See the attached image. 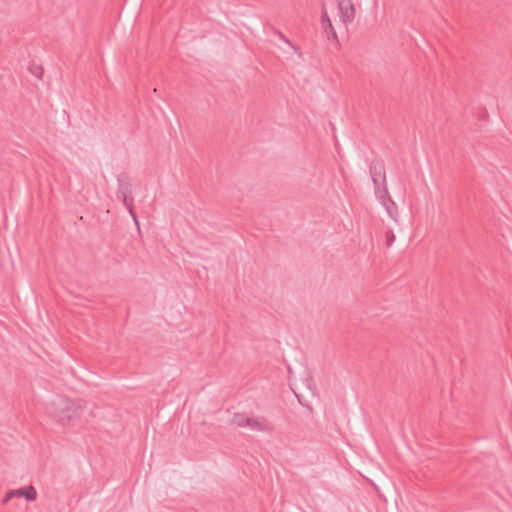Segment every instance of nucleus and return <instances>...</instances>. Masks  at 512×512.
I'll use <instances>...</instances> for the list:
<instances>
[{
  "mask_svg": "<svg viewBox=\"0 0 512 512\" xmlns=\"http://www.w3.org/2000/svg\"><path fill=\"white\" fill-rule=\"evenodd\" d=\"M46 409L51 417L65 425L80 415L81 405L63 395H56Z\"/></svg>",
  "mask_w": 512,
  "mask_h": 512,
  "instance_id": "nucleus-1",
  "label": "nucleus"
},
{
  "mask_svg": "<svg viewBox=\"0 0 512 512\" xmlns=\"http://www.w3.org/2000/svg\"><path fill=\"white\" fill-rule=\"evenodd\" d=\"M375 195L381 205L385 208L389 217L397 223L399 216L398 206L390 197L387 186H384L382 190H378Z\"/></svg>",
  "mask_w": 512,
  "mask_h": 512,
  "instance_id": "nucleus-2",
  "label": "nucleus"
},
{
  "mask_svg": "<svg viewBox=\"0 0 512 512\" xmlns=\"http://www.w3.org/2000/svg\"><path fill=\"white\" fill-rule=\"evenodd\" d=\"M370 174L375 188V194L382 190L386 185V174L384 164L380 161H374L370 165Z\"/></svg>",
  "mask_w": 512,
  "mask_h": 512,
  "instance_id": "nucleus-3",
  "label": "nucleus"
},
{
  "mask_svg": "<svg viewBox=\"0 0 512 512\" xmlns=\"http://www.w3.org/2000/svg\"><path fill=\"white\" fill-rule=\"evenodd\" d=\"M117 198L121 199L124 205H130V202L133 201L132 195V185L129 181H122L118 179V188H117Z\"/></svg>",
  "mask_w": 512,
  "mask_h": 512,
  "instance_id": "nucleus-4",
  "label": "nucleus"
},
{
  "mask_svg": "<svg viewBox=\"0 0 512 512\" xmlns=\"http://www.w3.org/2000/svg\"><path fill=\"white\" fill-rule=\"evenodd\" d=\"M246 427L258 432H269L272 430L271 424L263 416L249 417Z\"/></svg>",
  "mask_w": 512,
  "mask_h": 512,
  "instance_id": "nucleus-5",
  "label": "nucleus"
},
{
  "mask_svg": "<svg viewBox=\"0 0 512 512\" xmlns=\"http://www.w3.org/2000/svg\"><path fill=\"white\" fill-rule=\"evenodd\" d=\"M338 7L344 22H351L355 18V8L351 0H338Z\"/></svg>",
  "mask_w": 512,
  "mask_h": 512,
  "instance_id": "nucleus-6",
  "label": "nucleus"
},
{
  "mask_svg": "<svg viewBox=\"0 0 512 512\" xmlns=\"http://www.w3.org/2000/svg\"><path fill=\"white\" fill-rule=\"evenodd\" d=\"M321 24L324 29V31L327 33L328 38L337 39L336 31L331 23V20L325 10L322 12L321 16Z\"/></svg>",
  "mask_w": 512,
  "mask_h": 512,
  "instance_id": "nucleus-7",
  "label": "nucleus"
},
{
  "mask_svg": "<svg viewBox=\"0 0 512 512\" xmlns=\"http://www.w3.org/2000/svg\"><path fill=\"white\" fill-rule=\"evenodd\" d=\"M249 416L244 413H234L231 418V423L237 427H246Z\"/></svg>",
  "mask_w": 512,
  "mask_h": 512,
  "instance_id": "nucleus-8",
  "label": "nucleus"
},
{
  "mask_svg": "<svg viewBox=\"0 0 512 512\" xmlns=\"http://www.w3.org/2000/svg\"><path fill=\"white\" fill-rule=\"evenodd\" d=\"M23 492H24L23 497H24L26 500H28V501H34V500H36V498H37V492H36V489H35L32 485L28 486V487H27V488H25V489L23 488Z\"/></svg>",
  "mask_w": 512,
  "mask_h": 512,
  "instance_id": "nucleus-9",
  "label": "nucleus"
},
{
  "mask_svg": "<svg viewBox=\"0 0 512 512\" xmlns=\"http://www.w3.org/2000/svg\"><path fill=\"white\" fill-rule=\"evenodd\" d=\"M30 72L35 75L38 79H41L42 78V75H43V69L42 67L40 66H37V65H33V66H30L29 68Z\"/></svg>",
  "mask_w": 512,
  "mask_h": 512,
  "instance_id": "nucleus-10",
  "label": "nucleus"
},
{
  "mask_svg": "<svg viewBox=\"0 0 512 512\" xmlns=\"http://www.w3.org/2000/svg\"><path fill=\"white\" fill-rule=\"evenodd\" d=\"M394 241H395V234L393 233L392 230H388L386 232V244H387V246L388 247L392 246Z\"/></svg>",
  "mask_w": 512,
  "mask_h": 512,
  "instance_id": "nucleus-11",
  "label": "nucleus"
},
{
  "mask_svg": "<svg viewBox=\"0 0 512 512\" xmlns=\"http://www.w3.org/2000/svg\"><path fill=\"white\" fill-rule=\"evenodd\" d=\"M277 34H278L279 38H280L283 42H285V43H287L289 46H291V47L294 49V51H295V52H298L299 48H298V47H296L295 45H293V43H292L288 38H286V37H285V35H283V33H281L280 31H278V32H277Z\"/></svg>",
  "mask_w": 512,
  "mask_h": 512,
  "instance_id": "nucleus-12",
  "label": "nucleus"
},
{
  "mask_svg": "<svg viewBox=\"0 0 512 512\" xmlns=\"http://www.w3.org/2000/svg\"><path fill=\"white\" fill-rule=\"evenodd\" d=\"M127 210L129 211L130 215L132 216L134 222L138 225V218H137V215L133 209V201L130 202V205H124Z\"/></svg>",
  "mask_w": 512,
  "mask_h": 512,
  "instance_id": "nucleus-13",
  "label": "nucleus"
},
{
  "mask_svg": "<svg viewBox=\"0 0 512 512\" xmlns=\"http://www.w3.org/2000/svg\"><path fill=\"white\" fill-rule=\"evenodd\" d=\"M11 492L13 493V497L14 498H20V497H23V488H19V489H16V490H11Z\"/></svg>",
  "mask_w": 512,
  "mask_h": 512,
  "instance_id": "nucleus-14",
  "label": "nucleus"
},
{
  "mask_svg": "<svg viewBox=\"0 0 512 512\" xmlns=\"http://www.w3.org/2000/svg\"><path fill=\"white\" fill-rule=\"evenodd\" d=\"M13 498H14V497H13V493H12V492H11V490H10V491H8V492L6 493V495L4 496V498H3V500H2V503H3V504H7V503H8L11 499H13Z\"/></svg>",
  "mask_w": 512,
  "mask_h": 512,
  "instance_id": "nucleus-15",
  "label": "nucleus"
}]
</instances>
